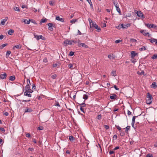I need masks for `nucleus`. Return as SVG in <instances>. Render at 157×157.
<instances>
[{"label": "nucleus", "instance_id": "obj_1", "mask_svg": "<svg viewBox=\"0 0 157 157\" xmlns=\"http://www.w3.org/2000/svg\"><path fill=\"white\" fill-rule=\"evenodd\" d=\"M94 27L95 29H97V31L98 32H99L101 31V29L98 26V25L96 24L95 22L92 23L91 25V27Z\"/></svg>", "mask_w": 157, "mask_h": 157}, {"label": "nucleus", "instance_id": "obj_2", "mask_svg": "<svg viewBox=\"0 0 157 157\" xmlns=\"http://www.w3.org/2000/svg\"><path fill=\"white\" fill-rule=\"evenodd\" d=\"M34 36V38H36L37 40H39L40 39H41L43 40H45V38L44 37H43L42 35L37 36L36 35V33H33Z\"/></svg>", "mask_w": 157, "mask_h": 157}, {"label": "nucleus", "instance_id": "obj_3", "mask_svg": "<svg viewBox=\"0 0 157 157\" xmlns=\"http://www.w3.org/2000/svg\"><path fill=\"white\" fill-rule=\"evenodd\" d=\"M48 29L49 30L51 31H52L53 30V27H55V25L52 23H48Z\"/></svg>", "mask_w": 157, "mask_h": 157}, {"label": "nucleus", "instance_id": "obj_4", "mask_svg": "<svg viewBox=\"0 0 157 157\" xmlns=\"http://www.w3.org/2000/svg\"><path fill=\"white\" fill-rule=\"evenodd\" d=\"M136 13L137 14L138 16L140 17H141L142 18H144L143 13L141 11H137Z\"/></svg>", "mask_w": 157, "mask_h": 157}, {"label": "nucleus", "instance_id": "obj_5", "mask_svg": "<svg viewBox=\"0 0 157 157\" xmlns=\"http://www.w3.org/2000/svg\"><path fill=\"white\" fill-rule=\"evenodd\" d=\"M25 90L27 91V92H29V93H31L33 92V90L30 89V85H26L25 86Z\"/></svg>", "mask_w": 157, "mask_h": 157}, {"label": "nucleus", "instance_id": "obj_6", "mask_svg": "<svg viewBox=\"0 0 157 157\" xmlns=\"http://www.w3.org/2000/svg\"><path fill=\"white\" fill-rule=\"evenodd\" d=\"M145 25L149 28H155L156 27V26L153 24H149L148 23H147L145 24Z\"/></svg>", "mask_w": 157, "mask_h": 157}, {"label": "nucleus", "instance_id": "obj_7", "mask_svg": "<svg viewBox=\"0 0 157 157\" xmlns=\"http://www.w3.org/2000/svg\"><path fill=\"white\" fill-rule=\"evenodd\" d=\"M148 40H149L150 42L152 43H155V44L156 45H157V39H156L155 38H151L149 39Z\"/></svg>", "mask_w": 157, "mask_h": 157}, {"label": "nucleus", "instance_id": "obj_8", "mask_svg": "<svg viewBox=\"0 0 157 157\" xmlns=\"http://www.w3.org/2000/svg\"><path fill=\"white\" fill-rule=\"evenodd\" d=\"M131 58L132 59H133L135 56H136L137 55V54L134 51H132L131 52Z\"/></svg>", "mask_w": 157, "mask_h": 157}, {"label": "nucleus", "instance_id": "obj_9", "mask_svg": "<svg viewBox=\"0 0 157 157\" xmlns=\"http://www.w3.org/2000/svg\"><path fill=\"white\" fill-rule=\"evenodd\" d=\"M22 21L25 24H29L30 23V21H31V20L29 19L28 20L25 19H23Z\"/></svg>", "mask_w": 157, "mask_h": 157}, {"label": "nucleus", "instance_id": "obj_10", "mask_svg": "<svg viewBox=\"0 0 157 157\" xmlns=\"http://www.w3.org/2000/svg\"><path fill=\"white\" fill-rule=\"evenodd\" d=\"M7 77V74L6 73L0 75V77L1 79H5Z\"/></svg>", "mask_w": 157, "mask_h": 157}, {"label": "nucleus", "instance_id": "obj_11", "mask_svg": "<svg viewBox=\"0 0 157 157\" xmlns=\"http://www.w3.org/2000/svg\"><path fill=\"white\" fill-rule=\"evenodd\" d=\"M146 31H144V30H142L140 31V32L142 33L144 36H146L147 35H148V37H149V33H146Z\"/></svg>", "mask_w": 157, "mask_h": 157}, {"label": "nucleus", "instance_id": "obj_12", "mask_svg": "<svg viewBox=\"0 0 157 157\" xmlns=\"http://www.w3.org/2000/svg\"><path fill=\"white\" fill-rule=\"evenodd\" d=\"M117 98V96L115 94H111L110 97V98L112 100L116 99Z\"/></svg>", "mask_w": 157, "mask_h": 157}, {"label": "nucleus", "instance_id": "obj_13", "mask_svg": "<svg viewBox=\"0 0 157 157\" xmlns=\"http://www.w3.org/2000/svg\"><path fill=\"white\" fill-rule=\"evenodd\" d=\"M77 41H75L74 40H68V45H71L74 43H76Z\"/></svg>", "mask_w": 157, "mask_h": 157}, {"label": "nucleus", "instance_id": "obj_14", "mask_svg": "<svg viewBox=\"0 0 157 157\" xmlns=\"http://www.w3.org/2000/svg\"><path fill=\"white\" fill-rule=\"evenodd\" d=\"M8 19V17H6L4 19H3L1 21V24L3 25H4Z\"/></svg>", "mask_w": 157, "mask_h": 157}, {"label": "nucleus", "instance_id": "obj_15", "mask_svg": "<svg viewBox=\"0 0 157 157\" xmlns=\"http://www.w3.org/2000/svg\"><path fill=\"white\" fill-rule=\"evenodd\" d=\"M147 99H149L150 100H151V99L152 98V96L149 93H147Z\"/></svg>", "mask_w": 157, "mask_h": 157}, {"label": "nucleus", "instance_id": "obj_16", "mask_svg": "<svg viewBox=\"0 0 157 157\" xmlns=\"http://www.w3.org/2000/svg\"><path fill=\"white\" fill-rule=\"evenodd\" d=\"M56 20L60 21L61 22H64V19L62 18H60L59 16H56Z\"/></svg>", "mask_w": 157, "mask_h": 157}, {"label": "nucleus", "instance_id": "obj_17", "mask_svg": "<svg viewBox=\"0 0 157 157\" xmlns=\"http://www.w3.org/2000/svg\"><path fill=\"white\" fill-rule=\"evenodd\" d=\"M85 101H84L83 102L81 103V102H80L79 103H78L79 105H80V107H82H82H85L86 106V104L85 103Z\"/></svg>", "mask_w": 157, "mask_h": 157}, {"label": "nucleus", "instance_id": "obj_18", "mask_svg": "<svg viewBox=\"0 0 157 157\" xmlns=\"http://www.w3.org/2000/svg\"><path fill=\"white\" fill-rule=\"evenodd\" d=\"M33 111V109L31 108H29L28 109H25V113H27V112H31Z\"/></svg>", "mask_w": 157, "mask_h": 157}, {"label": "nucleus", "instance_id": "obj_19", "mask_svg": "<svg viewBox=\"0 0 157 157\" xmlns=\"http://www.w3.org/2000/svg\"><path fill=\"white\" fill-rule=\"evenodd\" d=\"M22 46L21 44H19V45L15 46L13 48V49L14 50V48H16L18 49H21V48Z\"/></svg>", "mask_w": 157, "mask_h": 157}, {"label": "nucleus", "instance_id": "obj_20", "mask_svg": "<svg viewBox=\"0 0 157 157\" xmlns=\"http://www.w3.org/2000/svg\"><path fill=\"white\" fill-rule=\"evenodd\" d=\"M151 88H155L157 86L156 82H153L151 85Z\"/></svg>", "mask_w": 157, "mask_h": 157}, {"label": "nucleus", "instance_id": "obj_21", "mask_svg": "<svg viewBox=\"0 0 157 157\" xmlns=\"http://www.w3.org/2000/svg\"><path fill=\"white\" fill-rule=\"evenodd\" d=\"M28 93H29V92H27V91H25V92H24V95L26 96H28L29 97H31V94H28Z\"/></svg>", "mask_w": 157, "mask_h": 157}, {"label": "nucleus", "instance_id": "obj_22", "mask_svg": "<svg viewBox=\"0 0 157 157\" xmlns=\"http://www.w3.org/2000/svg\"><path fill=\"white\" fill-rule=\"evenodd\" d=\"M111 74L112 75L114 76H116L117 75L116 73V71L115 70H113V71L111 72Z\"/></svg>", "mask_w": 157, "mask_h": 157}, {"label": "nucleus", "instance_id": "obj_23", "mask_svg": "<svg viewBox=\"0 0 157 157\" xmlns=\"http://www.w3.org/2000/svg\"><path fill=\"white\" fill-rule=\"evenodd\" d=\"M15 79V76H10L9 78V80L11 81H14Z\"/></svg>", "mask_w": 157, "mask_h": 157}, {"label": "nucleus", "instance_id": "obj_24", "mask_svg": "<svg viewBox=\"0 0 157 157\" xmlns=\"http://www.w3.org/2000/svg\"><path fill=\"white\" fill-rule=\"evenodd\" d=\"M113 4L115 6V7L118 6V3L116 0H113Z\"/></svg>", "mask_w": 157, "mask_h": 157}, {"label": "nucleus", "instance_id": "obj_25", "mask_svg": "<svg viewBox=\"0 0 157 157\" xmlns=\"http://www.w3.org/2000/svg\"><path fill=\"white\" fill-rule=\"evenodd\" d=\"M130 126H128L125 128H124L125 129V132L126 133H128V131L130 130Z\"/></svg>", "mask_w": 157, "mask_h": 157}, {"label": "nucleus", "instance_id": "obj_26", "mask_svg": "<svg viewBox=\"0 0 157 157\" xmlns=\"http://www.w3.org/2000/svg\"><path fill=\"white\" fill-rule=\"evenodd\" d=\"M88 98V95H87L86 94H84L83 95V99H84V101H85Z\"/></svg>", "mask_w": 157, "mask_h": 157}, {"label": "nucleus", "instance_id": "obj_27", "mask_svg": "<svg viewBox=\"0 0 157 157\" xmlns=\"http://www.w3.org/2000/svg\"><path fill=\"white\" fill-rule=\"evenodd\" d=\"M14 32V31L13 30L10 29L8 31V34L9 35H11Z\"/></svg>", "mask_w": 157, "mask_h": 157}, {"label": "nucleus", "instance_id": "obj_28", "mask_svg": "<svg viewBox=\"0 0 157 157\" xmlns=\"http://www.w3.org/2000/svg\"><path fill=\"white\" fill-rule=\"evenodd\" d=\"M116 9L117 11L119 13L121 14V11L120 9L119 8L118 6H116Z\"/></svg>", "mask_w": 157, "mask_h": 157}, {"label": "nucleus", "instance_id": "obj_29", "mask_svg": "<svg viewBox=\"0 0 157 157\" xmlns=\"http://www.w3.org/2000/svg\"><path fill=\"white\" fill-rule=\"evenodd\" d=\"M11 52L10 51H7L6 52V58H8L10 55L11 54Z\"/></svg>", "mask_w": 157, "mask_h": 157}, {"label": "nucleus", "instance_id": "obj_30", "mask_svg": "<svg viewBox=\"0 0 157 157\" xmlns=\"http://www.w3.org/2000/svg\"><path fill=\"white\" fill-rule=\"evenodd\" d=\"M47 21V19L45 18L44 19L43 18L41 19L40 23H45Z\"/></svg>", "mask_w": 157, "mask_h": 157}, {"label": "nucleus", "instance_id": "obj_31", "mask_svg": "<svg viewBox=\"0 0 157 157\" xmlns=\"http://www.w3.org/2000/svg\"><path fill=\"white\" fill-rule=\"evenodd\" d=\"M80 45H81L82 47H85V48H88V46L85 44L84 43H81L80 44Z\"/></svg>", "mask_w": 157, "mask_h": 157}, {"label": "nucleus", "instance_id": "obj_32", "mask_svg": "<svg viewBox=\"0 0 157 157\" xmlns=\"http://www.w3.org/2000/svg\"><path fill=\"white\" fill-rule=\"evenodd\" d=\"M69 140L71 141H73L75 140V138L72 136H71L69 137Z\"/></svg>", "mask_w": 157, "mask_h": 157}, {"label": "nucleus", "instance_id": "obj_33", "mask_svg": "<svg viewBox=\"0 0 157 157\" xmlns=\"http://www.w3.org/2000/svg\"><path fill=\"white\" fill-rule=\"evenodd\" d=\"M7 45V44H5L1 45L0 46V49H3L4 47L6 46Z\"/></svg>", "mask_w": 157, "mask_h": 157}, {"label": "nucleus", "instance_id": "obj_34", "mask_svg": "<svg viewBox=\"0 0 157 157\" xmlns=\"http://www.w3.org/2000/svg\"><path fill=\"white\" fill-rule=\"evenodd\" d=\"M88 21H89V22L90 23V28H91V25L92 24V23H94V22H93L92 20L90 19V18L88 19Z\"/></svg>", "mask_w": 157, "mask_h": 157}, {"label": "nucleus", "instance_id": "obj_35", "mask_svg": "<svg viewBox=\"0 0 157 157\" xmlns=\"http://www.w3.org/2000/svg\"><path fill=\"white\" fill-rule=\"evenodd\" d=\"M146 102L147 104H150L151 103L152 101L151 100H150L149 99H147L146 100Z\"/></svg>", "mask_w": 157, "mask_h": 157}, {"label": "nucleus", "instance_id": "obj_36", "mask_svg": "<svg viewBox=\"0 0 157 157\" xmlns=\"http://www.w3.org/2000/svg\"><path fill=\"white\" fill-rule=\"evenodd\" d=\"M122 27L123 24H120L118 26L116 27V28L117 29H120L121 28H122Z\"/></svg>", "mask_w": 157, "mask_h": 157}, {"label": "nucleus", "instance_id": "obj_37", "mask_svg": "<svg viewBox=\"0 0 157 157\" xmlns=\"http://www.w3.org/2000/svg\"><path fill=\"white\" fill-rule=\"evenodd\" d=\"M55 3V2L54 0H53V1H50L49 2V4L51 6H53Z\"/></svg>", "mask_w": 157, "mask_h": 157}, {"label": "nucleus", "instance_id": "obj_38", "mask_svg": "<svg viewBox=\"0 0 157 157\" xmlns=\"http://www.w3.org/2000/svg\"><path fill=\"white\" fill-rule=\"evenodd\" d=\"M151 59H155L157 58V54H154L153 56L151 57Z\"/></svg>", "mask_w": 157, "mask_h": 157}, {"label": "nucleus", "instance_id": "obj_39", "mask_svg": "<svg viewBox=\"0 0 157 157\" xmlns=\"http://www.w3.org/2000/svg\"><path fill=\"white\" fill-rule=\"evenodd\" d=\"M115 126L117 128V129H118L119 131L120 132H121V128L118 125H115Z\"/></svg>", "mask_w": 157, "mask_h": 157}, {"label": "nucleus", "instance_id": "obj_40", "mask_svg": "<svg viewBox=\"0 0 157 157\" xmlns=\"http://www.w3.org/2000/svg\"><path fill=\"white\" fill-rule=\"evenodd\" d=\"M73 65L71 63H70L68 65V67L70 69H73Z\"/></svg>", "mask_w": 157, "mask_h": 157}, {"label": "nucleus", "instance_id": "obj_41", "mask_svg": "<svg viewBox=\"0 0 157 157\" xmlns=\"http://www.w3.org/2000/svg\"><path fill=\"white\" fill-rule=\"evenodd\" d=\"M146 49L145 47L144 46H143L141 48H140L139 49V50L140 51H142L143 50H145Z\"/></svg>", "mask_w": 157, "mask_h": 157}, {"label": "nucleus", "instance_id": "obj_42", "mask_svg": "<svg viewBox=\"0 0 157 157\" xmlns=\"http://www.w3.org/2000/svg\"><path fill=\"white\" fill-rule=\"evenodd\" d=\"M137 117V116H134L133 117H132V123H135L136 117Z\"/></svg>", "mask_w": 157, "mask_h": 157}, {"label": "nucleus", "instance_id": "obj_43", "mask_svg": "<svg viewBox=\"0 0 157 157\" xmlns=\"http://www.w3.org/2000/svg\"><path fill=\"white\" fill-rule=\"evenodd\" d=\"M77 21V19H73L70 21V22L71 23H74Z\"/></svg>", "mask_w": 157, "mask_h": 157}, {"label": "nucleus", "instance_id": "obj_44", "mask_svg": "<svg viewBox=\"0 0 157 157\" xmlns=\"http://www.w3.org/2000/svg\"><path fill=\"white\" fill-rule=\"evenodd\" d=\"M26 82L27 83V85H31V84L30 82V80L29 79H27Z\"/></svg>", "mask_w": 157, "mask_h": 157}, {"label": "nucleus", "instance_id": "obj_45", "mask_svg": "<svg viewBox=\"0 0 157 157\" xmlns=\"http://www.w3.org/2000/svg\"><path fill=\"white\" fill-rule=\"evenodd\" d=\"M14 10L15 11H20V10L19 8L17 7H14Z\"/></svg>", "mask_w": 157, "mask_h": 157}, {"label": "nucleus", "instance_id": "obj_46", "mask_svg": "<svg viewBox=\"0 0 157 157\" xmlns=\"http://www.w3.org/2000/svg\"><path fill=\"white\" fill-rule=\"evenodd\" d=\"M57 75L56 74H54L52 75L51 77L53 79H56V77Z\"/></svg>", "mask_w": 157, "mask_h": 157}, {"label": "nucleus", "instance_id": "obj_47", "mask_svg": "<svg viewBox=\"0 0 157 157\" xmlns=\"http://www.w3.org/2000/svg\"><path fill=\"white\" fill-rule=\"evenodd\" d=\"M125 134V133L124 132H120V135L121 136H124Z\"/></svg>", "mask_w": 157, "mask_h": 157}, {"label": "nucleus", "instance_id": "obj_48", "mask_svg": "<svg viewBox=\"0 0 157 157\" xmlns=\"http://www.w3.org/2000/svg\"><path fill=\"white\" fill-rule=\"evenodd\" d=\"M74 52H73L71 51L70 52L69 55L71 56H72L73 55H74Z\"/></svg>", "mask_w": 157, "mask_h": 157}, {"label": "nucleus", "instance_id": "obj_49", "mask_svg": "<svg viewBox=\"0 0 157 157\" xmlns=\"http://www.w3.org/2000/svg\"><path fill=\"white\" fill-rule=\"evenodd\" d=\"M130 40L132 42H136V39L133 38L131 39Z\"/></svg>", "mask_w": 157, "mask_h": 157}, {"label": "nucleus", "instance_id": "obj_50", "mask_svg": "<svg viewBox=\"0 0 157 157\" xmlns=\"http://www.w3.org/2000/svg\"><path fill=\"white\" fill-rule=\"evenodd\" d=\"M68 40H66L63 42V44L65 45H68V44L67 43H68Z\"/></svg>", "mask_w": 157, "mask_h": 157}, {"label": "nucleus", "instance_id": "obj_51", "mask_svg": "<svg viewBox=\"0 0 157 157\" xmlns=\"http://www.w3.org/2000/svg\"><path fill=\"white\" fill-rule=\"evenodd\" d=\"M101 114L99 115L97 117V119L98 120H101Z\"/></svg>", "mask_w": 157, "mask_h": 157}, {"label": "nucleus", "instance_id": "obj_52", "mask_svg": "<svg viewBox=\"0 0 157 157\" xmlns=\"http://www.w3.org/2000/svg\"><path fill=\"white\" fill-rule=\"evenodd\" d=\"M131 62L133 63H135L136 62V59H131Z\"/></svg>", "mask_w": 157, "mask_h": 157}, {"label": "nucleus", "instance_id": "obj_53", "mask_svg": "<svg viewBox=\"0 0 157 157\" xmlns=\"http://www.w3.org/2000/svg\"><path fill=\"white\" fill-rule=\"evenodd\" d=\"M114 151H110L109 152V154L110 155L112 154H114Z\"/></svg>", "mask_w": 157, "mask_h": 157}, {"label": "nucleus", "instance_id": "obj_54", "mask_svg": "<svg viewBox=\"0 0 157 157\" xmlns=\"http://www.w3.org/2000/svg\"><path fill=\"white\" fill-rule=\"evenodd\" d=\"M104 127L107 130L109 128V126L107 125H104Z\"/></svg>", "mask_w": 157, "mask_h": 157}, {"label": "nucleus", "instance_id": "obj_55", "mask_svg": "<svg viewBox=\"0 0 157 157\" xmlns=\"http://www.w3.org/2000/svg\"><path fill=\"white\" fill-rule=\"evenodd\" d=\"M121 41V40H117L115 41V42L117 44L120 42Z\"/></svg>", "mask_w": 157, "mask_h": 157}, {"label": "nucleus", "instance_id": "obj_56", "mask_svg": "<svg viewBox=\"0 0 157 157\" xmlns=\"http://www.w3.org/2000/svg\"><path fill=\"white\" fill-rule=\"evenodd\" d=\"M43 62L45 63L48 62V60L46 58H45L43 60Z\"/></svg>", "mask_w": 157, "mask_h": 157}, {"label": "nucleus", "instance_id": "obj_57", "mask_svg": "<svg viewBox=\"0 0 157 157\" xmlns=\"http://www.w3.org/2000/svg\"><path fill=\"white\" fill-rule=\"evenodd\" d=\"M0 130L1 131L3 132H5V130L3 128L1 127L0 128Z\"/></svg>", "mask_w": 157, "mask_h": 157}, {"label": "nucleus", "instance_id": "obj_58", "mask_svg": "<svg viewBox=\"0 0 157 157\" xmlns=\"http://www.w3.org/2000/svg\"><path fill=\"white\" fill-rule=\"evenodd\" d=\"M146 157H153V156L152 155L148 154L146 155Z\"/></svg>", "mask_w": 157, "mask_h": 157}, {"label": "nucleus", "instance_id": "obj_59", "mask_svg": "<svg viewBox=\"0 0 157 157\" xmlns=\"http://www.w3.org/2000/svg\"><path fill=\"white\" fill-rule=\"evenodd\" d=\"M126 27V29H127L128 27H130V24H128L126 25H125Z\"/></svg>", "mask_w": 157, "mask_h": 157}, {"label": "nucleus", "instance_id": "obj_60", "mask_svg": "<svg viewBox=\"0 0 157 157\" xmlns=\"http://www.w3.org/2000/svg\"><path fill=\"white\" fill-rule=\"evenodd\" d=\"M113 138L115 140H116L117 139V135L115 134V135H114L113 136Z\"/></svg>", "mask_w": 157, "mask_h": 157}, {"label": "nucleus", "instance_id": "obj_61", "mask_svg": "<svg viewBox=\"0 0 157 157\" xmlns=\"http://www.w3.org/2000/svg\"><path fill=\"white\" fill-rule=\"evenodd\" d=\"M26 136L27 137H29L30 136V134L29 133H27L26 134Z\"/></svg>", "mask_w": 157, "mask_h": 157}, {"label": "nucleus", "instance_id": "obj_62", "mask_svg": "<svg viewBox=\"0 0 157 157\" xmlns=\"http://www.w3.org/2000/svg\"><path fill=\"white\" fill-rule=\"evenodd\" d=\"M57 63H54L52 65V67H57Z\"/></svg>", "mask_w": 157, "mask_h": 157}, {"label": "nucleus", "instance_id": "obj_63", "mask_svg": "<svg viewBox=\"0 0 157 157\" xmlns=\"http://www.w3.org/2000/svg\"><path fill=\"white\" fill-rule=\"evenodd\" d=\"M114 88H115V89L116 90H119V89L118 88H117V87L116 86V85H114Z\"/></svg>", "mask_w": 157, "mask_h": 157}, {"label": "nucleus", "instance_id": "obj_64", "mask_svg": "<svg viewBox=\"0 0 157 157\" xmlns=\"http://www.w3.org/2000/svg\"><path fill=\"white\" fill-rule=\"evenodd\" d=\"M154 146L155 147H157V141L155 142V143L154 144Z\"/></svg>", "mask_w": 157, "mask_h": 157}]
</instances>
